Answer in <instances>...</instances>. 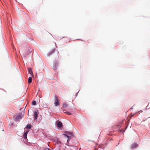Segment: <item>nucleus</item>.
<instances>
[{
    "instance_id": "13",
    "label": "nucleus",
    "mask_w": 150,
    "mask_h": 150,
    "mask_svg": "<svg viewBox=\"0 0 150 150\" xmlns=\"http://www.w3.org/2000/svg\"><path fill=\"white\" fill-rule=\"evenodd\" d=\"M16 120H17L18 119H19L21 117V116L20 115L17 116L16 117Z\"/></svg>"
},
{
    "instance_id": "14",
    "label": "nucleus",
    "mask_w": 150,
    "mask_h": 150,
    "mask_svg": "<svg viewBox=\"0 0 150 150\" xmlns=\"http://www.w3.org/2000/svg\"><path fill=\"white\" fill-rule=\"evenodd\" d=\"M32 104H33V105H35L36 104V103L35 101H33L32 102Z\"/></svg>"
},
{
    "instance_id": "8",
    "label": "nucleus",
    "mask_w": 150,
    "mask_h": 150,
    "mask_svg": "<svg viewBox=\"0 0 150 150\" xmlns=\"http://www.w3.org/2000/svg\"><path fill=\"white\" fill-rule=\"evenodd\" d=\"M32 77H30L28 79V83H30L32 82Z\"/></svg>"
},
{
    "instance_id": "18",
    "label": "nucleus",
    "mask_w": 150,
    "mask_h": 150,
    "mask_svg": "<svg viewBox=\"0 0 150 150\" xmlns=\"http://www.w3.org/2000/svg\"><path fill=\"white\" fill-rule=\"evenodd\" d=\"M94 150H97V149H95Z\"/></svg>"
},
{
    "instance_id": "4",
    "label": "nucleus",
    "mask_w": 150,
    "mask_h": 150,
    "mask_svg": "<svg viewBox=\"0 0 150 150\" xmlns=\"http://www.w3.org/2000/svg\"><path fill=\"white\" fill-rule=\"evenodd\" d=\"M38 112L36 111H35L34 112V119L35 120H36L37 117H38Z\"/></svg>"
},
{
    "instance_id": "3",
    "label": "nucleus",
    "mask_w": 150,
    "mask_h": 150,
    "mask_svg": "<svg viewBox=\"0 0 150 150\" xmlns=\"http://www.w3.org/2000/svg\"><path fill=\"white\" fill-rule=\"evenodd\" d=\"M55 50V49H53L52 50H51L47 54V55L48 56H50L51 54L53 53Z\"/></svg>"
},
{
    "instance_id": "10",
    "label": "nucleus",
    "mask_w": 150,
    "mask_h": 150,
    "mask_svg": "<svg viewBox=\"0 0 150 150\" xmlns=\"http://www.w3.org/2000/svg\"><path fill=\"white\" fill-rule=\"evenodd\" d=\"M31 127V125L30 124L26 126V128L27 129H30Z\"/></svg>"
},
{
    "instance_id": "11",
    "label": "nucleus",
    "mask_w": 150,
    "mask_h": 150,
    "mask_svg": "<svg viewBox=\"0 0 150 150\" xmlns=\"http://www.w3.org/2000/svg\"><path fill=\"white\" fill-rule=\"evenodd\" d=\"M27 134H26L24 133V135H23V138L25 139H27Z\"/></svg>"
},
{
    "instance_id": "5",
    "label": "nucleus",
    "mask_w": 150,
    "mask_h": 150,
    "mask_svg": "<svg viewBox=\"0 0 150 150\" xmlns=\"http://www.w3.org/2000/svg\"><path fill=\"white\" fill-rule=\"evenodd\" d=\"M57 125L58 127H61L62 125V123L61 122H59L57 123Z\"/></svg>"
},
{
    "instance_id": "12",
    "label": "nucleus",
    "mask_w": 150,
    "mask_h": 150,
    "mask_svg": "<svg viewBox=\"0 0 150 150\" xmlns=\"http://www.w3.org/2000/svg\"><path fill=\"white\" fill-rule=\"evenodd\" d=\"M65 112H64L66 113L68 115H70L71 114V113H69L68 112H67L66 111H65Z\"/></svg>"
},
{
    "instance_id": "1",
    "label": "nucleus",
    "mask_w": 150,
    "mask_h": 150,
    "mask_svg": "<svg viewBox=\"0 0 150 150\" xmlns=\"http://www.w3.org/2000/svg\"><path fill=\"white\" fill-rule=\"evenodd\" d=\"M55 100L54 104L56 106H57L59 105V100L58 99V97L57 96H55Z\"/></svg>"
},
{
    "instance_id": "19",
    "label": "nucleus",
    "mask_w": 150,
    "mask_h": 150,
    "mask_svg": "<svg viewBox=\"0 0 150 150\" xmlns=\"http://www.w3.org/2000/svg\"><path fill=\"white\" fill-rule=\"evenodd\" d=\"M69 137V136H67V137Z\"/></svg>"
},
{
    "instance_id": "15",
    "label": "nucleus",
    "mask_w": 150,
    "mask_h": 150,
    "mask_svg": "<svg viewBox=\"0 0 150 150\" xmlns=\"http://www.w3.org/2000/svg\"><path fill=\"white\" fill-rule=\"evenodd\" d=\"M28 132V131H26V132L25 133V134H27Z\"/></svg>"
},
{
    "instance_id": "2",
    "label": "nucleus",
    "mask_w": 150,
    "mask_h": 150,
    "mask_svg": "<svg viewBox=\"0 0 150 150\" xmlns=\"http://www.w3.org/2000/svg\"><path fill=\"white\" fill-rule=\"evenodd\" d=\"M58 64V62L57 61H55L54 62L53 66V68L54 70H56L57 69V67Z\"/></svg>"
},
{
    "instance_id": "16",
    "label": "nucleus",
    "mask_w": 150,
    "mask_h": 150,
    "mask_svg": "<svg viewBox=\"0 0 150 150\" xmlns=\"http://www.w3.org/2000/svg\"><path fill=\"white\" fill-rule=\"evenodd\" d=\"M45 150H50V149L49 148H46Z\"/></svg>"
},
{
    "instance_id": "6",
    "label": "nucleus",
    "mask_w": 150,
    "mask_h": 150,
    "mask_svg": "<svg viewBox=\"0 0 150 150\" xmlns=\"http://www.w3.org/2000/svg\"><path fill=\"white\" fill-rule=\"evenodd\" d=\"M137 145L136 144H133L131 145V148L132 149H133L137 147Z\"/></svg>"
},
{
    "instance_id": "17",
    "label": "nucleus",
    "mask_w": 150,
    "mask_h": 150,
    "mask_svg": "<svg viewBox=\"0 0 150 150\" xmlns=\"http://www.w3.org/2000/svg\"><path fill=\"white\" fill-rule=\"evenodd\" d=\"M1 89L3 91H4L5 92H6V91H5V90H4V89Z\"/></svg>"
},
{
    "instance_id": "7",
    "label": "nucleus",
    "mask_w": 150,
    "mask_h": 150,
    "mask_svg": "<svg viewBox=\"0 0 150 150\" xmlns=\"http://www.w3.org/2000/svg\"><path fill=\"white\" fill-rule=\"evenodd\" d=\"M28 71L29 72L30 74L32 75H33V73L32 72V69L30 68H29L28 69Z\"/></svg>"
},
{
    "instance_id": "9",
    "label": "nucleus",
    "mask_w": 150,
    "mask_h": 150,
    "mask_svg": "<svg viewBox=\"0 0 150 150\" xmlns=\"http://www.w3.org/2000/svg\"><path fill=\"white\" fill-rule=\"evenodd\" d=\"M63 106L64 108H67L69 107V105L68 104H67L66 103H63Z\"/></svg>"
}]
</instances>
